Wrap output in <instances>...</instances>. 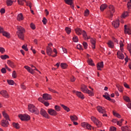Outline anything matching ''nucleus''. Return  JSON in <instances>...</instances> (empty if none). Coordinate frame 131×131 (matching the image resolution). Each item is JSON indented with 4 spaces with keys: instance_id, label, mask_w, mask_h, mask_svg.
<instances>
[{
    "instance_id": "nucleus-1",
    "label": "nucleus",
    "mask_w": 131,
    "mask_h": 131,
    "mask_svg": "<svg viewBox=\"0 0 131 131\" xmlns=\"http://www.w3.org/2000/svg\"><path fill=\"white\" fill-rule=\"evenodd\" d=\"M3 115L5 119H6V120L3 119L2 121H1V125L2 126H3L4 127H8V126H9V121H8V120H10V119L9 118V115H8V114H7V113H6L5 112H3Z\"/></svg>"
},
{
    "instance_id": "nucleus-2",
    "label": "nucleus",
    "mask_w": 131,
    "mask_h": 131,
    "mask_svg": "<svg viewBox=\"0 0 131 131\" xmlns=\"http://www.w3.org/2000/svg\"><path fill=\"white\" fill-rule=\"evenodd\" d=\"M17 31L16 34L18 37H19L20 39L23 40L24 39V34L23 33L25 32V29H24L23 27L19 26H17Z\"/></svg>"
},
{
    "instance_id": "nucleus-3",
    "label": "nucleus",
    "mask_w": 131,
    "mask_h": 131,
    "mask_svg": "<svg viewBox=\"0 0 131 131\" xmlns=\"http://www.w3.org/2000/svg\"><path fill=\"white\" fill-rule=\"evenodd\" d=\"M28 110L32 113H34V114H36L37 115L39 114V111L33 104H29L28 105Z\"/></svg>"
},
{
    "instance_id": "nucleus-4",
    "label": "nucleus",
    "mask_w": 131,
    "mask_h": 131,
    "mask_svg": "<svg viewBox=\"0 0 131 131\" xmlns=\"http://www.w3.org/2000/svg\"><path fill=\"white\" fill-rule=\"evenodd\" d=\"M110 10L107 12V15L109 19L112 20V17H113V14L115 12V9H114V6L111 5L109 6Z\"/></svg>"
},
{
    "instance_id": "nucleus-5",
    "label": "nucleus",
    "mask_w": 131,
    "mask_h": 131,
    "mask_svg": "<svg viewBox=\"0 0 131 131\" xmlns=\"http://www.w3.org/2000/svg\"><path fill=\"white\" fill-rule=\"evenodd\" d=\"M91 120H92L93 122L95 123V124L97 125V127H101V126H102V122H101V121H100L95 117H92Z\"/></svg>"
},
{
    "instance_id": "nucleus-6",
    "label": "nucleus",
    "mask_w": 131,
    "mask_h": 131,
    "mask_svg": "<svg viewBox=\"0 0 131 131\" xmlns=\"http://www.w3.org/2000/svg\"><path fill=\"white\" fill-rule=\"evenodd\" d=\"M128 11V12H125L124 13V14H122L123 18H125V17H127V15H128V13H129V10H130L131 8V0H129L127 4Z\"/></svg>"
},
{
    "instance_id": "nucleus-7",
    "label": "nucleus",
    "mask_w": 131,
    "mask_h": 131,
    "mask_svg": "<svg viewBox=\"0 0 131 131\" xmlns=\"http://www.w3.org/2000/svg\"><path fill=\"white\" fill-rule=\"evenodd\" d=\"M81 126L84 128H87L88 129H95V128L92 127L90 124L85 122H83L81 124Z\"/></svg>"
},
{
    "instance_id": "nucleus-8",
    "label": "nucleus",
    "mask_w": 131,
    "mask_h": 131,
    "mask_svg": "<svg viewBox=\"0 0 131 131\" xmlns=\"http://www.w3.org/2000/svg\"><path fill=\"white\" fill-rule=\"evenodd\" d=\"M19 118L21 120H25L27 121L29 120L30 119V116H29L28 115H19Z\"/></svg>"
},
{
    "instance_id": "nucleus-9",
    "label": "nucleus",
    "mask_w": 131,
    "mask_h": 131,
    "mask_svg": "<svg viewBox=\"0 0 131 131\" xmlns=\"http://www.w3.org/2000/svg\"><path fill=\"white\" fill-rule=\"evenodd\" d=\"M40 114L42 115V116H43V117H45V118H49V115L46 111V110L41 108L40 111Z\"/></svg>"
},
{
    "instance_id": "nucleus-10",
    "label": "nucleus",
    "mask_w": 131,
    "mask_h": 131,
    "mask_svg": "<svg viewBox=\"0 0 131 131\" xmlns=\"http://www.w3.org/2000/svg\"><path fill=\"white\" fill-rule=\"evenodd\" d=\"M46 53L48 56H51L52 57V54H53V49L50 47H47L46 49Z\"/></svg>"
},
{
    "instance_id": "nucleus-11",
    "label": "nucleus",
    "mask_w": 131,
    "mask_h": 131,
    "mask_svg": "<svg viewBox=\"0 0 131 131\" xmlns=\"http://www.w3.org/2000/svg\"><path fill=\"white\" fill-rule=\"evenodd\" d=\"M0 94L4 97V98H9V97L8 92L6 90H2L1 91Z\"/></svg>"
},
{
    "instance_id": "nucleus-12",
    "label": "nucleus",
    "mask_w": 131,
    "mask_h": 131,
    "mask_svg": "<svg viewBox=\"0 0 131 131\" xmlns=\"http://www.w3.org/2000/svg\"><path fill=\"white\" fill-rule=\"evenodd\" d=\"M48 113L50 115H52V116H56L58 113L56 111L53 109H49L48 110Z\"/></svg>"
},
{
    "instance_id": "nucleus-13",
    "label": "nucleus",
    "mask_w": 131,
    "mask_h": 131,
    "mask_svg": "<svg viewBox=\"0 0 131 131\" xmlns=\"http://www.w3.org/2000/svg\"><path fill=\"white\" fill-rule=\"evenodd\" d=\"M124 32L126 34H128L129 35H130L131 34L130 29L128 28L127 25L124 26Z\"/></svg>"
},
{
    "instance_id": "nucleus-14",
    "label": "nucleus",
    "mask_w": 131,
    "mask_h": 131,
    "mask_svg": "<svg viewBox=\"0 0 131 131\" xmlns=\"http://www.w3.org/2000/svg\"><path fill=\"white\" fill-rule=\"evenodd\" d=\"M25 68L28 71V72H29V73H31V74H34V70H33V69H31V68L27 66H25Z\"/></svg>"
},
{
    "instance_id": "nucleus-15",
    "label": "nucleus",
    "mask_w": 131,
    "mask_h": 131,
    "mask_svg": "<svg viewBox=\"0 0 131 131\" xmlns=\"http://www.w3.org/2000/svg\"><path fill=\"white\" fill-rule=\"evenodd\" d=\"M97 109L99 113H102V114H104V113H106L105 108L104 107H102L101 106H97Z\"/></svg>"
},
{
    "instance_id": "nucleus-16",
    "label": "nucleus",
    "mask_w": 131,
    "mask_h": 131,
    "mask_svg": "<svg viewBox=\"0 0 131 131\" xmlns=\"http://www.w3.org/2000/svg\"><path fill=\"white\" fill-rule=\"evenodd\" d=\"M42 98L44 100H51L52 99V97H51V95L48 94H43L42 96Z\"/></svg>"
},
{
    "instance_id": "nucleus-17",
    "label": "nucleus",
    "mask_w": 131,
    "mask_h": 131,
    "mask_svg": "<svg viewBox=\"0 0 131 131\" xmlns=\"http://www.w3.org/2000/svg\"><path fill=\"white\" fill-rule=\"evenodd\" d=\"M76 95L79 98H80V99H82V100H83L84 99V96L82 93L80 92L77 91L75 93Z\"/></svg>"
},
{
    "instance_id": "nucleus-18",
    "label": "nucleus",
    "mask_w": 131,
    "mask_h": 131,
    "mask_svg": "<svg viewBox=\"0 0 131 131\" xmlns=\"http://www.w3.org/2000/svg\"><path fill=\"white\" fill-rule=\"evenodd\" d=\"M117 55L119 59H121V60H123V59H124V55L123 54L121 53L120 51H118Z\"/></svg>"
},
{
    "instance_id": "nucleus-19",
    "label": "nucleus",
    "mask_w": 131,
    "mask_h": 131,
    "mask_svg": "<svg viewBox=\"0 0 131 131\" xmlns=\"http://www.w3.org/2000/svg\"><path fill=\"white\" fill-rule=\"evenodd\" d=\"M75 31L77 35H81V34H82V30L79 28L75 29Z\"/></svg>"
},
{
    "instance_id": "nucleus-20",
    "label": "nucleus",
    "mask_w": 131,
    "mask_h": 131,
    "mask_svg": "<svg viewBox=\"0 0 131 131\" xmlns=\"http://www.w3.org/2000/svg\"><path fill=\"white\" fill-rule=\"evenodd\" d=\"M97 70H102L101 68H103L104 67V63L103 61L99 62L97 64Z\"/></svg>"
},
{
    "instance_id": "nucleus-21",
    "label": "nucleus",
    "mask_w": 131,
    "mask_h": 131,
    "mask_svg": "<svg viewBox=\"0 0 131 131\" xmlns=\"http://www.w3.org/2000/svg\"><path fill=\"white\" fill-rule=\"evenodd\" d=\"M113 26L115 27V28H117L119 26V20H116L113 21L112 23Z\"/></svg>"
},
{
    "instance_id": "nucleus-22",
    "label": "nucleus",
    "mask_w": 131,
    "mask_h": 131,
    "mask_svg": "<svg viewBox=\"0 0 131 131\" xmlns=\"http://www.w3.org/2000/svg\"><path fill=\"white\" fill-rule=\"evenodd\" d=\"M107 44L109 48H111V49H113V48H114V43H113V42H112V41H108Z\"/></svg>"
},
{
    "instance_id": "nucleus-23",
    "label": "nucleus",
    "mask_w": 131,
    "mask_h": 131,
    "mask_svg": "<svg viewBox=\"0 0 131 131\" xmlns=\"http://www.w3.org/2000/svg\"><path fill=\"white\" fill-rule=\"evenodd\" d=\"M91 43H92V49H95L96 47V40L95 39H91Z\"/></svg>"
},
{
    "instance_id": "nucleus-24",
    "label": "nucleus",
    "mask_w": 131,
    "mask_h": 131,
    "mask_svg": "<svg viewBox=\"0 0 131 131\" xmlns=\"http://www.w3.org/2000/svg\"><path fill=\"white\" fill-rule=\"evenodd\" d=\"M85 94H88L89 96L90 97H93L94 96V91L89 90V89L86 91V92H85Z\"/></svg>"
},
{
    "instance_id": "nucleus-25",
    "label": "nucleus",
    "mask_w": 131,
    "mask_h": 131,
    "mask_svg": "<svg viewBox=\"0 0 131 131\" xmlns=\"http://www.w3.org/2000/svg\"><path fill=\"white\" fill-rule=\"evenodd\" d=\"M109 94L108 93H105L104 95H103V97L105 98L106 100H108V101H111L112 99L110 98V97L109 96Z\"/></svg>"
},
{
    "instance_id": "nucleus-26",
    "label": "nucleus",
    "mask_w": 131,
    "mask_h": 131,
    "mask_svg": "<svg viewBox=\"0 0 131 131\" xmlns=\"http://www.w3.org/2000/svg\"><path fill=\"white\" fill-rule=\"evenodd\" d=\"M81 90L82 91V92H83V93H86V91L89 90L88 89V88L86 87V86H85V85H82L81 88Z\"/></svg>"
},
{
    "instance_id": "nucleus-27",
    "label": "nucleus",
    "mask_w": 131,
    "mask_h": 131,
    "mask_svg": "<svg viewBox=\"0 0 131 131\" xmlns=\"http://www.w3.org/2000/svg\"><path fill=\"white\" fill-rule=\"evenodd\" d=\"M87 62L89 65H90L91 66H95V63L93 62V59L91 58H88V59L87 60Z\"/></svg>"
},
{
    "instance_id": "nucleus-28",
    "label": "nucleus",
    "mask_w": 131,
    "mask_h": 131,
    "mask_svg": "<svg viewBox=\"0 0 131 131\" xmlns=\"http://www.w3.org/2000/svg\"><path fill=\"white\" fill-rule=\"evenodd\" d=\"M23 19H24V17H23L22 13H20L17 15V20H18V21H21V20H23Z\"/></svg>"
},
{
    "instance_id": "nucleus-29",
    "label": "nucleus",
    "mask_w": 131,
    "mask_h": 131,
    "mask_svg": "<svg viewBox=\"0 0 131 131\" xmlns=\"http://www.w3.org/2000/svg\"><path fill=\"white\" fill-rule=\"evenodd\" d=\"M82 33L83 37L85 40L90 38L89 37H88V35H86V32H85V31H82Z\"/></svg>"
},
{
    "instance_id": "nucleus-30",
    "label": "nucleus",
    "mask_w": 131,
    "mask_h": 131,
    "mask_svg": "<svg viewBox=\"0 0 131 131\" xmlns=\"http://www.w3.org/2000/svg\"><path fill=\"white\" fill-rule=\"evenodd\" d=\"M70 119L72 121H76L78 120V118L76 116H70Z\"/></svg>"
},
{
    "instance_id": "nucleus-31",
    "label": "nucleus",
    "mask_w": 131,
    "mask_h": 131,
    "mask_svg": "<svg viewBox=\"0 0 131 131\" xmlns=\"http://www.w3.org/2000/svg\"><path fill=\"white\" fill-rule=\"evenodd\" d=\"M7 64H8L10 67H12V68L15 67V64H14V62H12L11 60H8Z\"/></svg>"
},
{
    "instance_id": "nucleus-32",
    "label": "nucleus",
    "mask_w": 131,
    "mask_h": 131,
    "mask_svg": "<svg viewBox=\"0 0 131 131\" xmlns=\"http://www.w3.org/2000/svg\"><path fill=\"white\" fill-rule=\"evenodd\" d=\"M61 107H62L64 110H65L66 111H67V112H69L70 111V109L69 108V107L66 106L65 105L61 104Z\"/></svg>"
},
{
    "instance_id": "nucleus-33",
    "label": "nucleus",
    "mask_w": 131,
    "mask_h": 131,
    "mask_svg": "<svg viewBox=\"0 0 131 131\" xmlns=\"http://www.w3.org/2000/svg\"><path fill=\"white\" fill-rule=\"evenodd\" d=\"M3 35H4V36H6V37H7L8 38H10V33L6 32V31H4L3 33H2Z\"/></svg>"
},
{
    "instance_id": "nucleus-34",
    "label": "nucleus",
    "mask_w": 131,
    "mask_h": 131,
    "mask_svg": "<svg viewBox=\"0 0 131 131\" xmlns=\"http://www.w3.org/2000/svg\"><path fill=\"white\" fill-rule=\"evenodd\" d=\"M107 5L106 4H102L100 6V10L101 11H104L105 9L107 8Z\"/></svg>"
},
{
    "instance_id": "nucleus-35",
    "label": "nucleus",
    "mask_w": 131,
    "mask_h": 131,
    "mask_svg": "<svg viewBox=\"0 0 131 131\" xmlns=\"http://www.w3.org/2000/svg\"><path fill=\"white\" fill-rule=\"evenodd\" d=\"M64 1L67 5H71L73 4V0H64Z\"/></svg>"
},
{
    "instance_id": "nucleus-36",
    "label": "nucleus",
    "mask_w": 131,
    "mask_h": 131,
    "mask_svg": "<svg viewBox=\"0 0 131 131\" xmlns=\"http://www.w3.org/2000/svg\"><path fill=\"white\" fill-rule=\"evenodd\" d=\"M18 5H20V6H24V2H26V0H17Z\"/></svg>"
},
{
    "instance_id": "nucleus-37",
    "label": "nucleus",
    "mask_w": 131,
    "mask_h": 131,
    "mask_svg": "<svg viewBox=\"0 0 131 131\" xmlns=\"http://www.w3.org/2000/svg\"><path fill=\"white\" fill-rule=\"evenodd\" d=\"M123 98L124 100V101L127 102L128 103H129V102H130V99H129V97L127 96H123Z\"/></svg>"
},
{
    "instance_id": "nucleus-38",
    "label": "nucleus",
    "mask_w": 131,
    "mask_h": 131,
    "mask_svg": "<svg viewBox=\"0 0 131 131\" xmlns=\"http://www.w3.org/2000/svg\"><path fill=\"white\" fill-rule=\"evenodd\" d=\"M13 127H15V128H16L17 129H19L20 127V125H19V124L17 123H13Z\"/></svg>"
},
{
    "instance_id": "nucleus-39",
    "label": "nucleus",
    "mask_w": 131,
    "mask_h": 131,
    "mask_svg": "<svg viewBox=\"0 0 131 131\" xmlns=\"http://www.w3.org/2000/svg\"><path fill=\"white\" fill-rule=\"evenodd\" d=\"M7 82L8 84H10V85H14V83H15V82H14L13 80H8Z\"/></svg>"
},
{
    "instance_id": "nucleus-40",
    "label": "nucleus",
    "mask_w": 131,
    "mask_h": 131,
    "mask_svg": "<svg viewBox=\"0 0 131 131\" xmlns=\"http://www.w3.org/2000/svg\"><path fill=\"white\" fill-rule=\"evenodd\" d=\"M60 66L62 69H66V68H67V64L66 63H62Z\"/></svg>"
},
{
    "instance_id": "nucleus-41",
    "label": "nucleus",
    "mask_w": 131,
    "mask_h": 131,
    "mask_svg": "<svg viewBox=\"0 0 131 131\" xmlns=\"http://www.w3.org/2000/svg\"><path fill=\"white\" fill-rule=\"evenodd\" d=\"M1 59H2V60H6V59H8L9 56H8L7 55H1Z\"/></svg>"
},
{
    "instance_id": "nucleus-42",
    "label": "nucleus",
    "mask_w": 131,
    "mask_h": 131,
    "mask_svg": "<svg viewBox=\"0 0 131 131\" xmlns=\"http://www.w3.org/2000/svg\"><path fill=\"white\" fill-rule=\"evenodd\" d=\"M73 40L74 42H78V37L77 36H74L73 38Z\"/></svg>"
},
{
    "instance_id": "nucleus-43",
    "label": "nucleus",
    "mask_w": 131,
    "mask_h": 131,
    "mask_svg": "<svg viewBox=\"0 0 131 131\" xmlns=\"http://www.w3.org/2000/svg\"><path fill=\"white\" fill-rule=\"evenodd\" d=\"M124 120L123 119H121L120 121H118L117 122V125H119V126H121L122 124V122L124 121Z\"/></svg>"
},
{
    "instance_id": "nucleus-44",
    "label": "nucleus",
    "mask_w": 131,
    "mask_h": 131,
    "mask_svg": "<svg viewBox=\"0 0 131 131\" xmlns=\"http://www.w3.org/2000/svg\"><path fill=\"white\" fill-rule=\"evenodd\" d=\"M113 113L114 116H116V117H118V118H120V117H121V116H120V115H119V114H118L117 113L113 112Z\"/></svg>"
},
{
    "instance_id": "nucleus-45",
    "label": "nucleus",
    "mask_w": 131,
    "mask_h": 131,
    "mask_svg": "<svg viewBox=\"0 0 131 131\" xmlns=\"http://www.w3.org/2000/svg\"><path fill=\"white\" fill-rule=\"evenodd\" d=\"M7 6H12L13 5V1L8 0L7 2Z\"/></svg>"
},
{
    "instance_id": "nucleus-46",
    "label": "nucleus",
    "mask_w": 131,
    "mask_h": 131,
    "mask_svg": "<svg viewBox=\"0 0 131 131\" xmlns=\"http://www.w3.org/2000/svg\"><path fill=\"white\" fill-rule=\"evenodd\" d=\"M66 31L68 34H70V33L71 32V29H70V28H66Z\"/></svg>"
},
{
    "instance_id": "nucleus-47",
    "label": "nucleus",
    "mask_w": 131,
    "mask_h": 131,
    "mask_svg": "<svg viewBox=\"0 0 131 131\" xmlns=\"http://www.w3.org/2000/svg\"><path fill=\"white\" fill-rule=\"evenodd\" d=\"M53 52L54 53H55V54L52 55V57L53 58H55V57H57V54H58V52H57V49H56L55 48H54L53 49Z\"/></svg>"
},
{
    "instance_id": "nucleus-48",
    "label": "nucleus",
    "mask_w": 131,
    "mask_h": 131,
    "mask_svg": "<svg viewBox=\"0 0 131 131\" xmlns=\"http://www.w3.org/2000/svg\"><path fill=\"white\" fill-rule=\"evenodd\" d=\"M55 111H57V112H58V111H60V110H61V107H60L58 105H55L54 107Z\"/></svg>"
},
{
    "instance_id": "nucleus-49",
    "label": "nucleus",
    "mask_w": 131,
    "mask_h": 131,
    "mask_svg": "<svg viewBox=\"0 0 131 131\" xmlns=\"http://www.w3.org/2000/svg\"><path fill=\"white\" fill-rule=\"evenodd\" d=\"M30 66H31V67L32 68H34V69H33V70H34H34H36V71H38V72H39L40 74L41 73L39 71H38V70H37V69H36V68L35 66H34L33 65L31 64Z\"/></svg>"
},
{
    "instance_id": "nucleus-50",
    "label": "nucleus",
    "mask_w": 131,
    "mask_h": 131,
    "mask_svg": "<svg viewBox=\"0 0 131 131\" xmlns=\"http://www.w3.org/2000/svg\"><path fill=\"white\" fill-rule=\"evenodd\" d=\"M117 88L120 93H122V86L120 85H117Z\"/></svg>"
},
{
    "instance_id": "nucleus-51",
    "label": "nucleus",
    "mask_w": 131,
    "mask_h": 131,
    "mask_svg": "<svg viewBox=\"0 0 131 131\" xmlns=\"http://www.w3.org/2000/svg\"><path fill=\"white\" fill-rule=\"evenodd\" d=\"M6 52V50H5V48L3 47H0V53H2V54H4Z\"/></svg>"
},
{
    "instance_id": "nucleus-52",
    "label": "nucleus",
    "mask_w": 131,
    "mask_h": 131,
    "mask_svg": "<svg viewBox=\"0 0 131 131\" xmlns=\"http://www.w3.org/2000/svg\"><path fill=\"white\" fill-rule=\"evenodd\" d=\"M12 77H13V78H16V77H17V74L15 71H14L12 73Z\"/></svg>"
},
{
    "instance_id": "nucleus-53",
    "label": "nucleus",
    "mask_w": 131,
    "mask_h": 131,
    "mask_svg": "<svg viewBox=\"0 0 131 131\" xmlns=\"http://www.w3.org/2000/svg\"><path fill=\"white\" fill-rule=\"evenodd\" d=\"M89 14H90V11L88 9H86L85 11H84V16H89Z\"/></svg>"
},
{
    "instance_id": "nucleus-54",
    "label": "nucleus",
    "mask_w": 131,
    "mask_h": 131,
    "mask_svg": "<svg viewBox=\"0 0 131 131\" xmlns=\"http://www.w3.org/2000/svg\"><path fill=\"white\" fill-rule=\"evenodd\" d=\"M83 46L84 49H88V43L87 42H83Z\"/></svg>"
},
{
    "instance_id": "nucleus-55",
    "label": "nucleus",
    "mask_w": 131,
    "mask_h": 131,
    "mask_svg": "<svg viewBox=\"0 0 131 131\" xmlns=\"http://www.w3.org/2000/svg\"><path fill=\"white\" fill-rule=\"evenodd\" d=\"M22 49H23V50H25V51H26V52H27V51H28V49L27 48V46H26L25 45H23L22 46Z\"/></svg>"
},
{
    "instance_id": "nucleus-56",
    "label": "nucleus",
    "mask_w": 131,
    "mask_h": 131,
    "mask_svg": "<svg viewBox=\"0 0 131 131\" xmlns=\"http://www.w3.org/2000/svg\"><path fill=\"white\" fill-rule=\"evenodd\" d=\"M110 131H116V128L114 126L111 127Z\"/></svg>"
},
{
    "instance_id": "nucleus-57",
    "label": "nucleus",
    "mask_w": 131,
    "mask_h": 131,
    "mask_svg": "<svg viewBox=\"0 0 131 131\" xmlns=\"http://www.w3.org/2000/svg\"><path fill=\"white\" fill-rule=\"evenodd\" d=\"M70 79L72 82H74V81H75L76 79L75 77H74V76H72V77H71Z\"/></svg>"
},
{
    "instance_id": "nucleus-58",
    "label": "nucleus",
    "mask_w": 131,
    "mask_h": 131,
    "mask_svg": "<svg viewBox=\"0 0 131 131\" xmlns=\"http://www.w3.org/2000/svg\"><path fill=\"white\" fill-rule=\"evenodd\" d=\"M42 22L44 25H46V24H47V18H46V17L43 18Z\"/></svg>"
},
{
    "instance_id": "nucleus-59",
    "label": "nucleus",
    "mask_w": 131,
    "mask_h": 131,
    "mask_svg": "<svg viewBox=\"0 0 131 131\" xmlns=\"http://www.w3.org/2000/svg\"><path fill=\"white\" fill-rule=\"evenodd\" d=\"M126 127H128L122 126V127H121V130L122 131H127V130H128V129H127L126 128Z\"/></svg>"
},
{
    "instance_id": "nucleus-60",
    "label": "nucleus",
    "mask_w": 131,
    "mask_h": 131,
    "mask_svg": "<svg viewBox=\"0 0 131 131\" xmlns=\"http://www.w3.org/2000/svg\"><path fill=\"white\" fill-rule=\"evenodd\" d=\"M30 27L32 28V29H35V25H34L33 23H31L30 24Z\"/></svg>"
},
{
    "instance_id": "nucleus-61",
    "label": "nucleus",
    "mask_w": 131,
    "mask_h": 131,
    "mask_svg": "<svg viewBox=\"0 0 131 131\" xmlns=\"http://www.w3.org/2000/svg\"><path fill=\"white\" fill-rule=\"evenodd\" d=\"M42 103L44 104V105H45V106H46V107H48V106H49L50 105V103H49V102H46L45 100Z\"/></svg>"
},
{
    "instance_id": "nucleus-62",
    "label": "nucleus",
    "mask_w": 131,
    "mask_h": 131,
    "mask_svg": "<svg viewBox=\"0 0 131 131\" xmlns=\"http://www.w3.org/2000/svg\"><path fill=\"white\" fill-rule=\"evenodd\" d=\"M1 72L2 73H6V72H7V71L6 70V69L5 68H3L1 70Z\"/></svg>"
},
{
    "instance_id": "nucleus-63",
    "label": "nucleus",
    "mask_w": 131,
    "mask_h": 131,
    "mask_svg": "<svg viewBox=\"0 0 131 131\" xmlns=\"http://www.w3.org/2000/svg\"><path fill=\"white\" fill-rule=\"evenodd\" d=\"M25 3L28 7H30V6L31 5V3L29 2H27L26 1Z\"/></svg>"
},
{
    "instance_id": "nucleus-64",
    "label": "nucleus",
    "mask_w": 131,
    "mask_h": 131,
    "mask_svg": "<svg viewBox=\"0 0 131 131\" xmlns=\"http://www.w3.org/2000/svg\"><path fill=\"white\" fill-rule=\"evenodd\" d=\"M127 107H128V108H129V109H131V103L130 102H129L127 104Z\"/></svg>"
}]
</instances>
